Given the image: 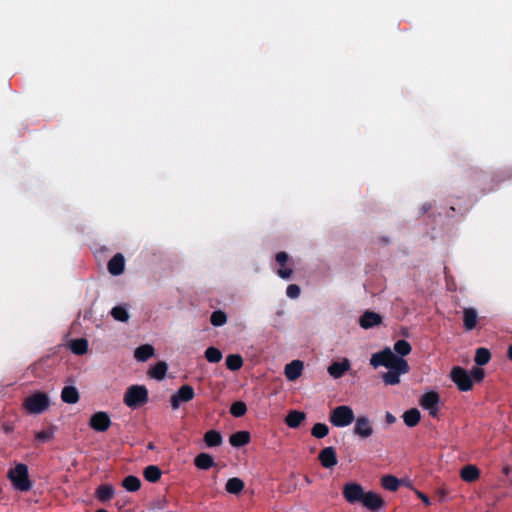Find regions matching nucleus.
Listing matches in <instances>:
<instances>
[{"mask_svg": "<svg viewBox=\"0 0 512 512\" xmlns=\"http://www.w3.org/2000/svg\"><path fill=\"white\" fill-rule=\"evenodd\" d=\"M370 363L373 367L384 366L389 370H395L398 373H407L409 365L407 361L401 357H397L389 348L382 352L372 355Z\"/></svg>", "mask_w": 512, "mask_h": 512, "instance_id": "obj_1", "label": "nucleus"}, {"mask_svg": "<svg viewBox=\"0 0 512 512\" xmlns=\"http://www.w3.org/2000/svg\"><path fill=\"white\" fill-rule=\"evenodd\" d=\"M50 406V398L46 392L35 391L24 398L23 410L28 414H42Z\"/></svg>", "mask_w": 512, "mask_h": 512, "instance_id": "obj_2", "label": "nucleus"}, {"mask_svg": "<svg viewBox=\"0 0 512 512\" xmlns=\"http://www.w3.org/2000/svg\"><path fill=\"white\" fill-rule=\"evenodd\" d=\"M148 401V390L143 385H132L130 386L123 398V402L129 408L135 409L143 406Z\"/></svg>", "mask_w": 512, "mask_h": 512, "instance_id": "obj_3", "label": "nucleus"}, {"mask_svg": "<svg viewBox=\"0 0 512 512\" xmlns=\"http://www.w3.org/2000/svg\"><path fill=\"white\" fill-rule=\"evenodd\" d=\"M8 478L17 490L28 491L31 488L28 468L25 464L19 463L11 468L8 472Z\"/></svg>", "mask_w": 512, "mask_h": 512, "instance_id": "obj_4", "label": "nucleus"}, {"mask_svg": "<svg viewBox=\"0 0 512 512\" xmlns=\"http://www.w3.org/2000/svg\"><path fill=\"white\" fill-rule=\"evenodd\" d=\"M354 419V412L352 408L347 405L337 406L331 410L329 415L330 423L339 428L349 426Z\"/></svg>", "mask_w": 512, "mask_h": 512, "instance_id": "obj_5", "label": "nucleus"}, {"mask_svg": "<svg viewBox=\"0 0 512 512\" xmlns=\"http://www.w3.org/2000/svg\"><path fill=\"white\" fill-rule=\"evenodd\" d=\"M449 377L461 392H468L473 389V380L469 372L460 366L452 367Z\"/></svg>", "mask_w": 512, "mask_h": 512, "instance_id": "obj_6", "label": "nucleus"}, {"mask_svg": "<svg viewBox=\"0 0 512 512\" xmlns=\"http://www.w3.org/2000/svg\"><path fill=\"white\" fill-rule=\"evenodd\" d=\"M440 395L436 391L425 392L419 398V405L427 410L429 415L433 418L438 417L439 414Z\"/></svg>", "mask_w": 512, "mask_h": 512, "instance_id": "obj_7", "label": "nucleus"}, {"mask_svg": "<svg viewBox=\"0 0 512 512\" xmlns=\"http://www.w3.org/2000/svg\"><path fill=\"white\" fill-rule=\"evenodd\" d=\"M195 397L194 388L190 385H182L170 397V404L173 410H177L182 403H187Z\"/></svg>", "mask_w": 512, "mask_h": 512, "instance_id": "obj_8", "label": "nucleus"}, {"mask_svg": "<svg viewBox=\"0 0 512 512\" xmlns=\"http://www.w3.org/2000/svg\"><path fill=\"white\" fill-rule=\"evenodd\" d=\"M343 497L350 503H361L365 494L363 487L357 482H348L343 486Z\"/></svg>", "mask_w": 512, "mask_h": 512, "instance_id": "obj_9", "label": "nucleus"}, {"mask_svg": "<svg viewBox=\"0 0 512 512\" xmlns=\"http://www.w3.org/2000/svg\"><path fill=\"white\" fill-rule=\"evenodd\" d=\"M89 426L94 431L105 432L111 426V419L106 412H96L91 416Z\"/></svg>", "mask_w": 512, "mask_h": 512, "instance_id": "obj_10", "label": "nucleus"}, {"mask_svg": "<svg viewBox=\"0 0 512 512\" xmlns=\"http://www.w3.org/2000/svg\"><path fill=\"white\" fill-rule=\"evenodd\" d=\"M361 504L368 510L379 511L384 507L385 501L379 494L373 491H367L364 494Z\"/></svg>", "mask_w": 512, "mask_h": 512, "instance_id": "obj_11", "label": "nucleus"}, {"mask_svg": "<svg viewBox=\"0 0 512 512\" xmlns=\"http://www.w3.org/2000/svg\"><path fill=\"white\" fill-rule=\"evenodd\" d=\"M459 476L462 481L473 483L480 479L481 471L475 464H467L460 469Z\"/></svg>", "mask_w": 512, "mask_h": 512, "instance_id": "obj_12", "label": "nucleus"}, {"mask_svg": "<svg viewBox=\"0 0 512 512\" xmlns=\"http://www.w3.org/2000/svg\"><path fill=\"white\" fill-rule=\"evenodd\" d=\"M373 427L366 416H360L356 419L354 433L361 438H368L373 434Z\"/></svg>", "mask_w": 512, "mask_h": 512, "instance_id": "obj_13", "label": "nucleus"}, {"mask_svg": "<svg viewBox=\"0 0 512 512\" xmlns=\"http://www.w3.org/2000/svg\"><path fill=\"white\" fill-rule=\"evenodd\" d=\"M304 363L301 360H293L284 368V374L289 381L297 380L303 372Z\"/></svg>", "mask_w": 512, "mask_h": 512, "instance_id": "obj_14", "label": "nucleus"}, {"mask_svg": "<svg viewBox=\"0 0 512 512\" xmlns=\"http://www.w3.org/2000/svg\"><path fill=\"white\" fill-rule=\"evenodd\" d=\"M125 259L121 253L115 254L108 262V272L113 276H118L124 272Z\"/></svg>", "mask_w": 512, "mask_h": 512, "instance_id": "obj_15", "label": "nucleus"}, {"mask_svg": "<svg viewBox=\"0 0 512 512\" xmlns=\"http://www.w3.org/2000/svg\"><path fill=\"white\" fill-rule=\"evenodd\" d=\"M275 260L281 267L277 271L278 276L282 279H289L293 273V270L291 268L285 267L289 260L288 254L284 251L278 252L276 254Z\"/></svg>", "mask_w": 512, "mask_h": 512, "instance_id": "obj_16", "label": "nucleus"}, {"mask_svg": "<svg viewBox=\"0 0 512 512\" xmlns=\"http://www.w3.org/2000/svg\"><path fill=\"white\" fill-rule=\"evenodd\" d=\"M350 369V361L345 358L341 362H334L328 367V373L333 378L342 377Z\"/></svg>", "mask_w": 512, "mask_h": 512, "instance_id": "obj_17", "label": "nucleus"}, {"mask_svg": "<svg viewBox=\"0 0 512 512\" xmlns=\"http://www.w3.org/2000/svg\"><path fill=\"white\" fill-rule=\"evenodd\" d=\"M319 460L325 468L334 467L337 464V457L334 448H324L319 454Z\"/></svg>", "mask_w": 512, "mask_h": 512, "instance_id": "obj_18", "label": "nucleus"}, {"mask_svg": "<svg viewBox=\"0 0 512 512\" xmlns=\"http://www.w3.org/2000/svg\"><path fill=\"white\" fill-rule=\"evenodd\" d=\"M194 465L199 470H208L215 466V461L210 454L200 453L194 458Z\"/></svg>", "mask_w": 512, "mask_h": 512, "instance_id": "obj_19", "label": "nucleus"}, {"mask_svg": "<svg viewBox=\"0 0 512 512\" xmlns=\"http://www.w3.org/2000/svg\"><path fill=\"white\" fill-rule=\"evenodd\" d=\"M250 433L248 431H238L229 437V443L233 447H242L250 442Z\"/></svg>", "mask_w": 512, "mask_h": 512, "instance_id": "obj_20", "label": "nucleus"}, {"mask_svg": "<svg viewBox=\"0 0 512 512\" xmlns=\"http://www.w3.org/2000/svg\"><path fill=\"white\" fill-rule=\"evenodd\" d=\"M306 415L300 411H290L285 417V423L290 428H297L305 420Z\"/></svg>", "mask_w": 512, "mask_h": 512, "instance_id": "obj_21", "label": "nucleus"}, {"mask_svg": "<svg viewBox=\"0 0 512 512\" xmlns=\"http://www.w3.org/2000/svg\"><path fill=\"white\" fill-rule=\"evenodd\" d=\"M245 487L244 481L238 477H233L227 480L225 490L229 494L238 495Z\"/></svg>", "mask_w": 512, "mask_h": 512, "instance_id": "obj_22", "label": "nucleus"}, {"mask_svg": "<svg viewBox=\"0 0 512 512\" xmlns=\"http://www.w3.org/2000/svg\"><path fill=\"white\" fill-rule=\"evenodd\" d=\"M167 373V364L163 361L156 363L154 366H152L148 372L147 375L156 380H163Z\"/></svg>", "mask_w": 512, "mask_h": 512, "instance_id": "obj_23", "label": "nucleus"}, {"mask_svg": "<svg viewBox=\"0 0 512 512\" xmlns=\"http://www.w3.org/2000/svg\"><path fill=\"white\" fill-rule=\"evenodd\" d=\"M61 399L65 403L75 404L79 400L78 390L73 386H66L61 392Z\"/></svg>", "mask_w": 512, "mask_h": 512, "instance_id": "obj_24", "label": "nucleus"}, {"mask_svg": "<svg viewBox=\"0 0 512 512\" xmlns=\"http://www.w3.org/2000/svg\"><path fill=\"white\" fill-rule=\"evenodd\" d=\"M402 417L408 427H414L420 422L421 414L418 409L412 408L404 412Z\"/></svg>", "mask_w": 512, "mask_h": 512, "instance_id": "obj_25", "label": "nucleus"}, {"mask_svg": "<svg viewBox=\"0 0 512 512\" xmlns=\"http://www.w3.org/2000/svg\"><path fill=\"white\" fill-rule=\"evenodd\" d=\"M381 486L388 491H397L400 487V480L390 474L381 477Z\"/></svg>", "mask_w": 512, "mask_h": 512, "instance_id": "obj_26", "label": "nucleus"}, {"mask_svg": "<svg viewBox=\"0 0 512 512\" xmlns=\"http://www.w3.org/2000/svg\"><path fill=\"white\" fill-rule=\"evenodd\" d=\"M222 441L221 434L216 430H209L204 434V442L208 447H218Z\"/></svg>", "mask_w": 512, "mask_h": 512, "instance_id": "obj_27", "label": "nucleus"}, {"mask_svg": "<svg viewBox=\"0 0 512 512\" xmlns=\"http://www.w3.org/2000/svg\"><path fill=\"white\" fill-rule=\"evenodd\" d=\"M153 355H154V348L149 344H145V345L138 347L134 352V357L138 361H141V362L148 360Z\"/></svg>", "mask_w": 512, "mask_h": 512, "instance_id": "obj_28", "label": "nucleus"}, {"mask_svg": "<svg viewBox=\"0 0 512 512\" xmlns=\"http://www.w3.org/2000/svg\"><path fill=\"white\" fill-rule=\"evenodd\" d=\"M114 496V488L108 484H102L96 489V497L102 501H109Z\"/></svg>", "mask_w": 512, "mask_h": 512, "instance_id": "obj_29", "label": "nucleus"}, {"mask_svg": "<svg viewBox=\"0 0 512 512\" xmlns=\"http://www.w3.org/2000/svg\"><path fill=\"white\" fill-rule=\"evenodd\" d=\"M161 474V470L156 465L147 466L143 471L144 478L151 483L159 481Z\"/></svg>", "mask_w": 512, "mask_h": 512, "instance_id": "obj_30", "label": "nucleus"}, {"mask_svg": "<svg viewBox=\"0 0 512 512\" xmlns=\"http://www.w3.org/2000/svg\"><path fill=\"white\" fill-rule=\"evenodd\" d=\"M122 486L129 492L138 491L141 487V481L136 476H127L122 481Z\"/></svg>", "mask_w": 512, "mask_h": 512, "instance_id": "obj_31", "label": "nucleus"}, {"mask_svg": "<svg viewBox=\"0 0 512 512\" xmlns=\"http://www.w3.org/2000/svg\"><path fill=\"white\" fill-rule=\"evenodd\" d=\"M491 359V353L487 348H478L475 353L474 361L477 365H486Z\"/></svg>", "mask_w": 512, "mask_h": 512, "instance_id": "obj_32", "label": "nucleus"}, {"mask_svg": "<svg viewBox=\"0 0 512 512\" xmlns=\"http://www.w3.org/2000/svg\"><path fill=\"white\" fill-rule=\"evenodd\" d=\"M243 365L242 357L238 354L228 355L226 358V366L232 371L239 370Z\"/></svg>", "mask_w": 512, "mask_h": 512, "instance_id": "obj_33", "label": "nucleus"}, {"mask_svg": "<svg viewBox=\"0 0 512 512\" xmlns=\"http://www.w3.org/2000/svg\"><path fill=\"white\" fill-rule=\"evenodd\" d=\"M87 341L85 339L73 340L70 343V349L78 355L84 354L87 351Z\"/></svg>", "mask_w": 512, "mask_h": 512, "instance_id": "obj_34", "label": "nucleus"}, {"mask_svg": "<svg viewBox=\"0 0 512 512\" xmlns=\"http://www.w3.org/2000/svg\"><path fill=\"white\" fill-rule=\"evenodd\" d=\"M54 438V429H46L35 433V440L40 443H45Z\"/></svg>", "mask_w": 512, "mask_h": 512, "instance_id": "obj_35", "label": "nucleus"}, {"mask_svg": "<svg viewBox=\"0 0 512 512\" xmlns=\"http://www.w3.org/2000/svg\"><path fill=\"white\" fill-rule=\"evenodd\" d=\"M206 359L211 363H217L222 359V353L219 349L215 347H209L205 351Z\"/></svg>", "mask_w": 512, "mask_h": 512, "instance_id": "obj_36", "label": "nucleus"}, {"mask_svg": "<svg viewBox=\"0 0 512 512\" xmlns=\"http://www.w3.org/2000/svg\"><path fill=\"white\" fill-rule=\"evenodd\" d=\"M311 433L316 438H323L328 435L329 428L324 423H316L311 430Z\"/></svg>", "mask_w": 512, "mask_h": 512, "instance_id": "obj_37", "label": "nucleus"}, {"mask_svg": "<svg viewBox=\"0 0 512 512\" xmlns=\"http://www.w3.org/2000/svg\"><path fill=\"white\" fill-rule=\"evenodd\" d=\"M111 315L114 318V320H128L129 314L124 306H115L111 310Z\"/></svg>", "mask_w": 512, "mask_h": 512, "instance_id": "obj_38", "label": "nucleus"}, {"mask_svg": "<svg viewBox=\"0 0 512 512\" xmlns=\"http://www.w3.org/2000/svg\"><path fill=\"white\" fill-rule=\"evenodd\" d=\"M394 350L401 356H406L411 352L410 344L405 340H399L394 344Z\"/></svg>", "mask_w": 512, "mask_h": 512, "instance_id": "obj_39", "label": "nucleus"}, {"mask_svg": "<svg viewBox=\"0 0 512 512\" xmlns=\"http://www.w3.org/2000/svg\"><path fill=\"white\" fill-rule=\"evenodd\" d=\"M400 374L395 370H389L383 374V380L387 385H395L400 382Z\"/></svg>", "mask_w": 512, "mask_h": 512, "instance_id": "obj_40", "label": "nucleus"}, {"mask_svg": "<svg viewBox=\"0 0 512 512\" xmlns=\"http://www.w3.org/2000/svg\"><path fill=\"white\" fill-rule=\"evenodd\" d=\"M247 411V407L244 402L237 401L231 405L230 413L235 417L243 416Z\"/></svg>", "mask_w": 512, "mask_h": 512, "instance_id": "obj_41", "label": "nucleus"}, {"mask_svg": "<svg viewBox=\"0 0 512 512\" xmlns=\"http://www.w3.org/2000/svg\"><path fill=\"white\" fill-rule=\"evenodd\" d=\"M470 376L472 377L473 382H482L485 377V372L480 367H473L471 371L469 372Z\"/></svg>", "mask_w": 512, "mask_h": 512, "instance_id": "obj_42", "label": "nucleus"}, {"mask_svg": "<svg viewBox=\"0 0 512 512\" xmlns=\"http://www.w3.org/2000/svg\"><path fill=\"white\" fill-rule=\"evenodd\" d=\"M300 293H301V289L296 284H290V285H288V287L286 289V295L291 299L298 298Z\"/></svg>", "mask_w": 512, "mask_h": 512, "instance_id": "obj_43", "label": "nucleus"}, {"mask_svg": "<svg viewBox=\"0 0 512 512\" xmlns=\"http://www.w3.org/2000/svg\"><path fill=\"white\" fill-rule=\"evenodd\" d=\"M463 320H477V311L474 308H464Z\"/></svg>", "mask_w": 512, "mask_h": 512, "instance_id": "obj_44", "label": "nucleus"}, {"mask_svg": "<svg viewBox=\"0 0 512 512\" xmlns=\"http://www.w3.org/2000/svg\"><path fill=\"white\" fill-rule=\"evenodd\" d=\"M358 320H382L381 316L375 312L372 311H366L363 315L359 317Z\"/></svg>", "mask_w": 512, "mask_h": 512, "instance_id": "obj_45", "label": "nucleus"}, {"mask_svg": "<svg viewBox=\"0 0 512 512\" xmlns=\"http://www.w3.org/2000/svg\"><path fill=\"white\" fill-rule=\"evenodd\" d=\"M209 320H227V315L222 310H216L211 314Z\"/></svg>", "mask_w": 512, "mask_h": 512, "instance_id": "obj_46", "label": "nucleus"}, {"mask_svg": "<svg viewBox=\"0 0 512 512\" xmlns=\"http://www.w3.org/2000/svg\"><path fill=\"white\" fill-rule=\"evenodd\" d=\"M415 493H416V495H417V496L422 500V502H423L426 506L430 505V500H429V498H428L424 493H422V492H420V491H418V490H416V491H415Z\"/></svg>", "mask_w": 512, "mask_h": 512, "instance_id": "obj_47", "label": "nucleus"}, {"mask_svg": "<svg viewBox=\"0 0 512 512\" xmlns=\"http://www.w3.org/2000/svg\"><path fill=\"white\" fill-rule=\"evenodd\" d=\"M476 323L477 322H464V328L466 331H470V330H473L474 328H476Z\"/></svg>", "mask_w": 512, "mask_h": 512, "instance_id": "obj_48", "label": "nucleus"}, {"mask_svg": "<svg viewBox=\"0 0 512 512\" xmlns=\"http://www.w3.org/2000/svg\"><path fill=\"white\" fill-rule=\"evenodd\" d=\"M375 322H361V326L364 328V329H369L372 327V325L374 324Z\"/></svg>", "mask_w": 512, "mask_h": 512, "instance_id": "obj_49", "label": "nucleus"}, {"mask_svg": "<svg viewBox=\"0 0 512 512\" xmlns=\"http://www.w3.org/2000/svg\"><path fill=\"white\" fill-rule=\"evenodd\" d=\"M507 356L512 361V345H510L507 349Z\"/></svg>", "mask_w": 512, "mask_h": 512, "instance_id": "obj_50", "label": "nucleus"}, {"mask_svg": "<svg viewBox=\"0 0 512 512\" xmlns=\"http://www.w3.org/2000/svg\"><path fill=\"white\" fill-rule=\"evenodd\" d=\"M438 494L443 498L446 493H445L444 489H440V490H438Z\"/></svg>", "mask_w": 512, "mask_h": 512, "instance_id": "obj_51", "label": "nucleus"}, {"mask_svg": "<svg viewBox=\"0 0 512 512\" xmlns=\"http://www.w3.org/2000/svg\"><path fill=\"white\" fill-rule=\"evenodd\" d=\"M387 418H388V421H390V422H392L394 420V418L390 415H388Z\"/></svg>", "mask_w": 512, "mask_h": 512, "instance_id": "obj_52", "label": "nucleus"}, {"mask_svg": "<svg viewBox=\"0 0 512 512\" xmlns=\"http://www.w3.org/2000/svg\"><path fill=\"white\" fill-rule=\"evenodd\" d=\"M223 322H220V321H217V322H213L214 325H220L222 324Z\"/></svg>", "mask_w": 512, "mask_h": 512, "instance_id": "obj_53", "label": "nucleus"}, {"mask_svg": "<svg viewBox=\"0 0 512 512\" xmlns=\"http://www.w3.org/2000/svg\"><path fill=\"white\" fill-rule=\"evenodd\" d=\"M96 512H107V511H106V510H104V509H99V510H97Z\"/></svg>", "mask_w": 512, "mask_h": 512, "instance_id": "obj_54", "label": "nucleus"}, {"mask_svg": "<svg viewBox=\"0 0 512 512\" xmlns=\"http://www.w3.org/2000/svg\"><path fill=\"white\" fill-rule=\"evenodd\" d=\"M428 209V207L423 206V211L425 212Z\"/></svg>", "mask_w": 512, "mask_h": 512, "instance_id": "obj_55", "label": "nucleus"}]
</instances>
